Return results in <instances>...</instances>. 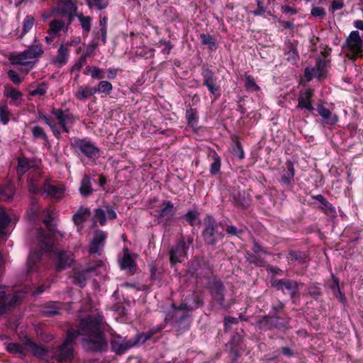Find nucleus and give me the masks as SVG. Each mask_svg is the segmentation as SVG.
<instances>
[{
    "mask_svg": "<svg viewBox=\"0 0 363 363\" xmlns=\"http://www.w3.org/2000/svg\"><path fill=\"white\" fill-rule=\"evenodd\" d=\"M103 317L99 313L89 315L80 321L78 329H73L76 335L85 336L83 340L84 349L93 351H101L107 347V342L103 336L101 323Z\"/></svg>",
    "mask_w": 363,
    "mask_h": 363,
    "instance_id": "nucleus-1",
    "label": "nucleus"
},
{
    "mask_svg": "<svg viewBox=\"0 0 363 363\" xmlns=\"http://www.w3.org/2000/svg\"><path fill=\"white\" fill-rule=\"evenodd\" d=\"M53 218L50 210L46 211V217L43 219L48 232L40 229L38 232V242L40 251L31 252L28 257L27 272L30 274L36 272L39 267L41 259V251L50 252L53 248V234L56 232L55 225L52 223Z\"/></svg>",
    "mask_w": 363,
    "mask_h": 363,
    "instance_id": "nucleus-2",
    "label": "nucleus"
},
{
    "mask_svg": "<svg viewBox=\"0 0 363 363\" xmlns=\"http://www.w3.org/2000/svg\"><path fill=\"white\" fill-rule=\"evenodd\" d=\"M51 114L55 119L43 113H40L38 117L50 128L57 138L61 135L60 128L63 132L68 133L76 121V117L68 110L53 108Z\"/></svg>",
    "mask_w": 363,
    "mask_h": 363,
    "instance_id": "nucleus-3",
    "label": "nucleus"
},
{
    "mask_svg": "<svg viewBox=\"0 0 363 363\" xmlns=\"http://www.w3.org/2000/svg\"><path fill=\"white\" fill-rule=\"evenodd\" d=\"M44 50L40 43L36 40L23 52L11 55L9 61L12 65H19L26 67V72L31 69L37 60L43 55Z\"/></svg>",
    "mask_w": 363,
    "mask_h": 363,
    "instance_id": "nucleus-4",
    "label": "nucleus"
},
{
    "mask_svg": "<svg viewBox=\"0 0 363 363\" xmlns=\"http://www.w3.org/2000/svg\"><path fill=\"white\" fill-rule=\"evenodd\" d=\"M219 223L211 216H206L203 219L202 236L204 242L208 245H215L223 240L225 233L219 230Z\"/></svg>",
    "mask_w": 363,
    "mask_h": 363,
    "instance_id": "nucleus-5",
    "label": "nucleus"
},
{
    "mask_svg": "<svg viewBox=\"0 0 363 363\" xmlns=\"http://www.w3.org/2000/svg\"><path fill=\"white\" fill-rule=\"evenodd\" d=\"M76 333L73 329L67 332V336L64 343L59 346L55 351L52 352L58 362L70 360L73 357L72 342L75 338Z\"/></svg>",
    "mask_w": 363,
    "mask_h": 363,
    "instance_id": "nucleus-6",
    "label": "nucleus"
},
{
    "mask_svg": "<svg viewBox=\"0 0 363 363\" xmlns=\"http://www.w3.org/2000/svg\"><path fill=\"white\" fill-rule=\"evenodd\" d=\"M192 240V238L190 237L182 238L171 247L169 250V256L172 264L180 262L182 259L186 255V252L189 250Z\"/></svg>",
    "mask_w": 363,
    "mask_h": 363,
    "instance_id": "nucleus-7",
    "label": "nucleus"
},
{
    "mask_svg": "<svg viewBox=\"0 0 363 363\" xmlns=\"http://www.w3.org/2000/svg\"><path fill=\"white\" fill-rule=\"evenodd\" d=\"M105 270V266L102 261H98L96 264L88 267L82 272H75L72 276L73 282L83 288L86 284L87 275L89 274L94 273L96 275H98Z\"/></svg>",
    "mask_w": 363,
    "mask_h": 363,
    "instance_id": "nucleus-8",
    "label": "nucleus"
},
{
    "mask_svg": "<svg viewBox=\"0 0 363 363\" xmlns=\"http://www.w3.org/2000/svg\"><path fill=\"white\" fill-rule=\"evenodd\" d=\"M71 146L90 159L96 157L99 153V148L91 141L85 139L74 138Z\"/></svg>",
    "mask_w": 363,
    "mask_h": 363,
    "instance_id": "nucleus-9",
    "label": "nucleus"
},
{
    "mask_svg": "<svg viewBox=\"0 0 363 363\" xmlns=\"http://www.w3.org/2000/svg\"><path fill=\"white\" fill-rule=\"evenodd\" d=\"M153 334V331H148L146 333H140L137 335L135 340L133 341L122 340L120 343L116 341H113L112 342V347L118 352H123L138 343H144L147 340L150 339Z\"/></svg>",
    "mask_w": 363,
    "mask_h": 363,
    "instance_id": "nucleus-10",
    "label": "nucleus"
},
{
    "mask_svg": "<svg viewBox=\"0 0 363 363\" xmlns=\"http://www.w3.org/2000/svg\"><path fill=\"white\" fill-rule=\"evenodd\" d=\"M177 208L174 203L168 200L163 201L155 210V216L160 222H169L174 219Z\"/></svg>",
    "mask_w": 363,
    "mask_h": 363,
    "instance_id": "nucleus-11",
    "label": "nucleus"
},
{
    "mask_svg": "<svg viewBox=\"0 0 363 363\" xmlns=\"http://www.w3.org/2000/svg\"><path fill=\"white\" fill-rule=\"evenodd\" d=\"M347 45L349 50L351 51L350 54L347 53V57L355 60L356 57L362 52L363 42L359 36L357 30H353L350 33L347 39Z\"/></svg>",
    "mask_w": 363,
    "mask_h": 363,
    "instance_id": "nucleus-12",
    "label": "nucleus"
},
{
    "mask_svg": "<svg viewBox=\"0 0 363 363\" xmlns=\"http://www.w3.org/2000/svg\"><path fill=\"white\" fill-rule=\"evenodd\" d=\"M330 63V60L326 59V56L323 58L319 57L315 66L313 68H306L304 71L305 77L307 81H311L313 77L320 78L326 72V67Z\"/></svg>",
    "mask_w": 363,
    "mask_h": 363,
    "instance_id": "nucleus-13",
    "label": "nucleus"
},
{
    "mask_svg": "<svg viewBox=\"0 0 363 363\" xmlns=\"http://www.w3.org/2000/svg\"><path fill=\"white\" fill-rule=\"evenodd\" d=\"M258 325L264 330L283 329L288 327V321L279 316L265 315L258 321Z\"/></svg>",
    "mask_w": 363,
    "mask_h": 363,
    "instance_id": "nucleus-14",
    "label": "nucleus"
},
{
    "mask_svg": "<svg viewBox=\"0 0 363 363\" xmlns=\"http://www.w3.org/2000/svg\"><path fill=\"white\" fill-rule=\"evenodd\" d=\"M117 213L110 205H104L95 209L94 221L99 222L101 225H105L106 220L116 218Z\"/></svg>",
    "mask_w": 363,
    "mask_h": 363,
    "instance_id": "nucleus-15",
    "label": "nucleus"
},
{
    "mask_svg": "<svg viewBox=\"0 0 363 363\" xmlns=\"http://www.w3.org/2000/svg\"><path fill=\"white\" fill-rule=\"evenodd\" d=\"M201 305H203V298L199 296L191 294L186 303H182L179 306L173 304L174 308V318L177 317V313L183 311L191 312Z\"/></svg>",
    "mask_w": 363,
    "mask_h": 363,
    "instance_id": "nucleus-16",
    "label": "nucleus"
},
{
    "mask_svg": "<svg viewBox=\"0 0 363 363\" xmlns=\"http://www.w3.org/2000/svg\"><path fill=\"white\" fill-rule=\"evenodd\" d=\"M201 75L203 85L207 87L211 94L216 95L220 91V86L216 82V78L213 72L206 67L203 68Z\"/></svg>",
    "mask_w": 363,
    "mask_h": 363,
    "instance_id": "nucleus-17",
    "label": "nucleus"
},
{
    "mask_svg": "<svg viewBox=\"0 0 363 363\" xmlns=\"http://www.w3.org/2000/svg\"><path fill=\"white\" fill-rule=\"evenodd\" d=\"M60 6V13L67 16L69 18L68 23H71L74 17L77 16V6L74 0H58Z\"/></svg>",
    "mask_w": 363,
    "mask_h": 363,
    "instance_id": "nucleus-18",
    "label": "nucleus"
},
{
    "mask_svg": "<svg viewBox=\"0 0 363 363\" xmlns=\"http://www.w3.org/2000/svg\"><path fill=\"white\" fill-rule=\"evenodd\" d=\"M20 300V295L15 292L11 294H6L5 292L0 289V313L8 307L16 305Z\"/></svg>",
    "mask_w": 363,
    "mask_h": 363,
    "instance_id": "nucleus-19",
    "label": "nucleus"
},
{
    "mask_svg": "<svg viewBox=\"0 0 363 363\" xmlns=\"http://www.w3.org/2000/svg\"><path fill=\"white\" fill-rule=\"evenodd\" d=\"M106 239V234L105 233V232L101 230H96L89 248V253H97L101 249V247H103Z\"/></svg>",
    "mask_w": 363,
    "mask_h": 363,
    "instance_id": "nucleus-20",
    "label": "nucleus"
},
{
    "mask_svg": "<svg viewBox=\"0 0 363 363\" xmlns=\"http://www.w3.org/2000/svg\"><path fill=\"white\" fill-rule=\"evenodd\" d=\"M210 291L213 298L221 306L224 305V291L223 284L220 281H214L211 283Z\"/></svg>",
    "mask_w": 363,
    "mask_h": 363,
    "instance_id": "nucleus-21",
    "label": "nucleus"
},
{
    "mask_svg": "<svg viewBox=\"0 0 363 363\" xmlns=\"http://www.w3.org/2000/svg\"><path fill=\"white\" fill-rule=\"evenodd\" d=\"M74 262L73 254L71 252L62 251L57 254V270L62 271L69 267Z\"/></svg>",
    "mask_w": 363,
    "mask_h": 363,
    "instance_id": "nucleus-22",
    "label": "nucleus"
},
{
    "mask_svg": "<svg viewBox=\"0 0 363 363\" xmlns=\"http://www.w3.org/2000/svg\"><path fill=\"white\" fill-rule=\"evenodd\" d=\"M318 114L322 117L323 123L329 125H334L338 121V117L336 114L333 113L329 109L323 105L317 107Z\"/></svg>",
    "mask_w": 363,
    "mask_h": 363,
    "instance_id": "nucleus-23",
    "label": "nucleus"
},
{
    "mask_svg": "<svg viewBox=\"0 0 363 363\" xmlns=\"http://www.w3.org/2000/svg\"><path fill=\"white\" fill-rule=\"evenodd\" d=\"M313 95V91L311 89H307L304 92H301L298 98V108H306L308 111H313V106L311 104V98Z\"/></svg>",
    "mask_w": 363,
    "mask_h": 363,
    "instance_id": "nucleus-24",
    "label": "nucleus"
},
{
    "mask_svg": "<svg viewBox=\"0 0 363 363\" xmlns=\"http://www.w3.org/2000/svg\"><path fill=\"white\" fill-rule=\"evenodd\" d=\"M24 345L27 347L28 350L35 357L41 359H44L47 354L50 352L49 350H46L41 345H37L33 342L30 339L26 338Z\"/></svg>",
    "mask_w": 363,
    "mask_h": 363,
    "instance_id": "nucleus-25",
    "label": "nucleus"
},
{
    "mask_svg": "<svg viewBox=\"0 0 363 363\" xmlns=\"http://www.w3.org/2000/svg\"><path fill=\"white\" fill-rule=\"evenodd\" d=\"M124 255L123 258L120 260L121 268L123 270H127L128 272L133 274L135 271L136 264L133 255H131L128 249L124 250Z\"/></svg>",
    "mask_w": 363,
    "mask_h": 363,
    "instance_id": "nucleus-26",
    "label": "nucleus"
},
{
    "mask_svg": "<svg viewBox=\"0 0 363 363\" xmlns=\"http://www.w3.org/2000/svg\"><path fill=\"white\" fill-rule=\"evenodd\" d=\"M302 283L298 284L296 281L290 279H279L274 280L272 283V286L277 289L278 290L284 291V289L289 291H291L294 289H298L299 286H303Z\"/></svg>",
    "mask_w": 363,
    "mask_h": 363,
    "instance_id": "nucleus-27",
    "label": "nucleus"
},
{
    "mask_svg": "<svg viewBox=\"0 0 363 363\" xmlns=\"http://www.w3.org/2000/svg\"><path fill=\"white\" fill-rule=\"evenodd\" d=\"M62 309V304L59 302H48L45 303L41 308V313L48 317L60 314Z\"/></svg>",
    "mask_w": 363,
    "mask_h": 363,
    "instance_id": "nucleus-28",
    "label": "nucleus"
},
{
    "mask_svg": "<svg viewBox=\"0 0 363 363\" xmlns=\"http://www.w3.org/2000/svg\"><path fill=\"white\" fill-rule=\"evenodd\" d=\"M69 52L68 48L61 45L57 50V55L52 60V63L58 67L65 65L68 61Z\"/></svg>",
    "mask_w": 363,
    "mask_h": 363,
    "instance_id": "nucleus-29",
    "label": "nucleus"
},
{
    "mask_svg": "<svg viewBox=\"0 0 363 363\" xmlns=\"http://www.w3.org/2000/svg\"><path fill=\"white\" fill-rule=\"evenodd\" d=\"M51 197L60 199L63 196L64 188L62 186H54L47 182L43 184V193Z\"/></svg>",
    "mask_w": 363,
    "mask_h": 363,
    "instance_id": "nucleus-30",
    "label": "nucleus"
},
{
    "mask_svg": "<svg viewBox=\"0 0 363 363\" xmlns=\"http://www.w3.org/2000/svg\"><path fill=\"white\" fill-rule=\"evenodd\" d=\"M286 169L284 171L281 177L280 182L286 186H290L295 175L294 164L291 161H287L286 162Z\"/></svg>",
    "mask_w": 363,
    "mask_h": 363,
    "instance_id": "nucleus-31",
    "label": "nucleus"
},
{
    "mask_svg": "<svg viewBox=\"0 0 363 363\" xmlns=\"http://www.w3.org/2000/svg\"><path fill=\"white\" fill-rule=\"evenodd\" d=\"M46 182L42 180L39 175L33 177L28 180V191L32 194L43 193V184Z\"/></svg>",
    "mask_w": 363,
    "mask_h": 363,
    "instance_id": "nucleus-32",
    "label": "nucleus"
},
{
    "mask_svg": "<svg viewBox=\"0 0 363 363\" xmlns=\"http://www.w3.org/2000/svg\"><path fill=\"white\" fill-rule=\"evenodd\" d=\"M18 162L17 172L20 175H23L36 165L33 160H29L26 157L18 158Z\"/></svg>",
    "mask_w": 363,
    "mask_h": 363,
    "instance_id": "nucleus-33",
    "label": "nucleus"
},
{
    "mask_svg": "<svg viewBox=\"0 0 363 363\" xmlns=\"http://www.w3.org/2000/svg\"><path fill=\"white\" fill-rule=\"evenodd\" d=\"M96 93V87L80 86L78 88V90L75 93V96L77 99H79L80 101H84L87 98L95 94Z\"/></svg>",
    "mask_w": 363,
    "mask_h": 363,
    "instance_id": "nucleus-34",
    "label": "nucleus"
},
{
    "mask_svg": "<svg viewBox=\"0 0 363 363\" xmlns=\"http://www.w3.org/2000/svg\"><path fill=\"white\" fill-rule=\"evenodd\" d=\"M93 191L91 177L88 175H85L81 181L79 192L82 196L87 197L90 196Z\"/></svg>",
    "mask_w": 363,
    "mask_h": 363,
    "instance_id": "nucleus-35",
    "label": "nucleus"
},
{
    "mask_svg": "<svg viewBox=\"0 0 363 363\" xmlns=\"http://www.w3.org/2000/svg\"><path fill=\"white\" fill-rule=\"evenodd\" d=\"M91 215V211L88 208H81L73 216V221L77 225H82Z\"/></svg>",
    "mask_w": 363,
    "mask_h": 363,
    "instance_id": "nucleus-36",
    "label": "nucleus"
},
{
    "mask_svg": "<svg viewBox=\"0 0 363 363\" xmlns=\"http://www.w3.org/2000/svg\"><path fill=\"white\" fill-rule=\"evenodd\" d=\"M316 199L321 203V209L328 216H335V208L322 195H318Z\"/></svg>",
    "mask_w": 363,
    "mask_h": 363,
    "instance_id": "nucleus-37",
    "label": "nucleus"
},
{
    "mask_svg": "<svg viewBox=\"0 0 363 363\" xmlns=\"http://www.w3.org/2000/svg\"><path fill=\"white\" fill-rule=\"evenodd\" d=\"M234 201L238 206L243 208H247L251 203V199L250 196L245 192H239L234 196Z\"/></svg>",
    "mask_w": 363,
    "mask_h": 363,
    "instance_id": "nucleus-38",
    "label": "nucleus"
},
{
    "mask_svg": "<svg viewBox=\"0 0 363 363\" xmlns=\"http://www.w3.org/2000/svg\"><path fill=\"white\" fill-rule=\"evenodd\" d=\"M11 222L9 216L3 209L0 210V236L6 235V228Z\"/></svg>",
    "mask_w": 363,
    "mask_h": 363,
    "instance_id": "nucleus-39",
    "label": "nucleus"
},
{
    "mask_svg": "<svg viewBox=\"0 0 363 363\" xmlns=\"http://www.w3.org/2000/svg\"><path fill=\"white\" fill-rule=\"evenodd\" d=\"M14 195V189L11 184H6L0 188V197L2 200L9 201Z\"/></svg>",
    "mask_w": 363,
    "mask_h": 363,
    "instance_id": "nucleus-40",
    "label": "nucleus"
},
{
    "mask_svg": "<svg viewBox=\"0 0 363 363\" xmlns=\"http://www.w3.org/2000/svg\"><path fill=\"white\" fill-rule=\"evenodd\" d=\"M35 18L33 16L28 15L25 17L23 22V29L18 38L21 39L33 26Z\"/></svg>",
    "mask_w": 363,
    "mask_h": 363,
    "instance_id": "nucleus-41",
    "label": "nucleus"
},
{
    "mask_svg": "<svg viewBox=\"0 0 363 363\" xmlns=\"http://www.w3.org/2000/svg\"><path fill=\"white\" fill-rule=\"evenodd\" d=\"M65 27V23L60 20H54L50 23L49 29L48 30V34L58 35L60 31H61Z\"/></svg>",
    "mask_w": 363,
    "mask_h": 363,
    "instance_id": "nucleus-42",
    "label": "nucleus"
},
{
    "mask_svg": "<svg viewBox=\"0 0 363 363\" xmlns=\"http://www.w3.org/2000/svg\"><path fill=\"white\" fill-rule=\"evenodd\" d=\"M82 29L86 33L91 30V18L89 16H84L82 13L77 15Z\"/></svg>",
    "mask_w": 363,
    "mask_h": 363,
    "instance_id": "nucleus-43",
    "label": "nucleus"
},
{
    "mask_svg": "<svg viewBox=\"0 0 363 363\" xmlns=\"http://www.w3.org/2000/svg\"><path fill=\"white\" fill-rule=\"evenodd\" d=\"M213 163L211 164L210 172L212 174H216L220 169L221 161L220 158L216 152H213L211 155Z\"/></svg>",
    "mask_w": 363,
    "mask_h": 363,
    "instance_id": "nucleus-44",
    "label": "nucleus"
},
{
    "mask_svg": "<svg viewBox=\"0 0 363 363\" xmlns=\"http://www.w3.org/2000/svg\"><path fill=\"white\" fill-rule=\"evenodd\" d=\"M154 52H155L154 49H152L151 48L145 47V46L138 47L136 48V51H135V53L138 55L143 57L146 59L151 58V57H154V55H155Z\"/></svg>",
    "mask_w": 363,
    "mask_h": 363,
    "instance_id": "nucleus-45",
    "label": "nucleus"
},
{
    "mask_svg": "<svg viewBox=\"0 0 363 363\" xmlns=\"http://www.w3.org/2000/svg\"><path fill=\"white\" fill-rule=\"evenodd\" d=\"M200 213L196 211H189L184 215V218L188 222V223L193 226L195 225L196 220L199 218Z\"/></svg>",
    "mask_w": 363,
    "mask_h": 363,
    "instance_id": "nucleus-46",
    "label": "nucleus"
},
{
    "mask_svg": "<svg viewBox=\"0 0 363 363\" xmlns=\"http://www.w3.org/2000/svg\"><path fill=\"white\" fill-rule=\"evenodd\" d=\"M200 39L201 43L208 45L210 49L216 48V40L212 35L202 33L200 35Z\"/></svg>",
    "mask_w": 363,
    "mask_h": 363,
    "instance_id": "nucleus-47",
    "label": "nucleus"
},
{
    "mask_svg": "<svg viewBox=\"0 0 363 363\" xmlns=\"http://www.w3.org/2000/svg\"><path fill=\"white\" fill-rule=\"evenodd\" d=\"M186 118L187 120L188 125L191 126H194L197 123L198 117L196 114V111L195 109H189L186 112Z\"/></svg>",
    "mask_w": 363,
    "mask_h": 363,
    "instance_id": "nucleus-48",
    "label": "nucleus"
},
{
    "mask_svg": "<svg viewBox=\"0 0 363 363\" xmlns=\"http://www.w3.org/2000/svg\"><path fill=\"white\" fill-rule=\"evenodd\" d=\"M7 350L13 354H18L21 356H24V348L18 343H9L6 346Z\"/></svg>",
    "mask_w": 363,
    "mask_h": 363,
    "instance_id": "nucleus-49",
    "label": "nucleus"
},
{
    "mask_svg": "<svg viewBox=\"0 0 363 363\" xmlns=\"http://www.w3.org/2000/svg\"><path fill=\"white\" fill-rule=\"evenodd\" d=\"M113 89L112 84L108 81H101L96 88V92L109 94Z\"/></svg>",
    "mask_w": 363,
    "mask_h": 363,
    "instance_id": "nucleus-50",
    "label": "nucleus"
},
{
    "mask_svg": "<svg viewBox=\"0 0 363 363\" xmlns=\"http://www.w3.org/2000/svg\"><path fill=\"white\" fill-rule=\"evenodd\" d=\"M87 4L89 7L95 6L99 10L106 9L108 5L107 0H88Z\"/></svg>",
    "mask_w": 363,
    "mask_h": 363,
    "instance_id": "nucleus-51",
    "label": "nucleus"
},
{
    "mask_svg": "<svg viewBox=\"0 0 363 363\" xmlns=\"http://www.w3.org/2000/svg\"><path fill=\"white\" fill-rule=\"evenodd\" d=\"M32 134L35 138H41L45 140L48 139L47 134L44 129L39 125L34 126L32 128Z\"/></svg>",
    "mask_w": 363,
    "mask_h": 363,
    "instance_id": "nucleus-52",
    "label": "nucleus"
},
{
    "mask_svg": "<svg viewBox=\"0 0 363 363\" xmlns=\"http://www.w3.org/2000/svg\"><path fill=\"white\" fill-rule=\"evenodd\" d=\"M87 72L91 73V77L97 79H101L104 77V71L98 67H87Z\"/></svg>",
    "mask_w": 363,
    "mask_h": 363,
    "instance_id": "nucleus-53",
    "label": "nucleus"
},
{
    "mask_svg": "<svg viewBox=\"0 0 363 363\" xmlns=\"http://www.w3.org/2000/svg\"><path fill=\"white\" fill-rule=\"evenodd\" d=\"M10 119V112L6 106H0V121L4 125L7 124Z\"/></svg>",
    "mask_w": 363,
    "mask_h": 363,
    "instance_id": "nucleus-54",
    "label": "nucleus"
},
{
    "mask_svg": "<svg viewBox=\"0 0 363 363\" xmlns=\"http://www.w3.org/2000/svg\"><path fill=\"white\" fill-rule=\"evenodd\" d=\"M245 87L250 91L259 90V86L256 84L254 78L250 75L246 76Z\"/></svg>",
    "mask_w": 363,
    "mask_h": 363,
    "instance_id": "nucleus-55",
    "label": "nucleus"
},
{
    "mask_svg": "<svg viewBox=\"0 0 363 363\" xmlns=\"http://www.w3.org/2000/svg\"><path fill=\"white\" fill-rule=\"evenodd\" d=\"M7 96H9L14 102L21 101L22 98V94L12 87L8 89Z\"/></svg>",
    "mask_w": 363,
    "mask_h": 363,
    "instance_id": "nucleus-56",
    "label": "nucleus"
},
{
    "mask_svg": "<svg viewBox=\"0 0 363 363\" xmlns=\"http://www.w3.org/2000/svg\"><path fill=\"white\" fill-rule=\"evenodd\" d=\"M308 294L313 298L317 299L321 294L320 288L316 284H313L308 288Z\"/></svg>",
    "mask_w": 363,
    "mask_h": 363,
    "instance_id": "nucleus-57",
    "label": "nucleus"
},
{
    "mask_svg": "<svg viewBox=\"0 0 363 363\" xmlns=\"http://www.w3.org/2000/svg\"><path fill=\"white\" fill-rule=\"evenodd\" d=\"M47 89H48V87H47L46 84L42 83L40 85H38V86L35 89L31 91L30 92V94L32 96H35V95L43 96L45 94V93L47 91Z\"/></svg>",
    "mask_w": 363,
    "mask_h": 363,
    "instance_id": "nucleus-58",
    "label": "nucleus"
},
{
    "mask_svg": "<svg viewBox=\"0 0 363 363\" xmlns=\"http://www.w3.org/2000/svg\"><path fill=\"white\" fill-rule=\"evenodd\" d=\"M38 214V206L34 201H32V206L28 211L27 215L30 220H35Z\"/></svg>",
    "mask_w": 363,
    "mask_h": 363,
    "instance_id": "nucleus-59",
    "label": "nucleus"
},
{
    "mask_svg": "<svg viewBox=\"0 0 363 363\" xmlns=\"http://www.w3.org/2000/svg\"><path fill=\"white\" fill-rule=\"evenodd\" d=\"M238 322V319L231 316H225L224 318L225 330L228 331L230 330L233 325L237 324Z\"/></svg>",
    "mask_w": 363,
    "mask_h": 363,
    "instance_id": "nucleus-60",
    "label": "nucleus"
},
{
    "mask_svg": "<svg viewBox=\"0 0 363 363\" xmlns=\"http://www.w3.org/2000/svg\"><path fill=\"white\" fill-rule=\"evenodd\" d=\"M225 230L227 234L231 236L238 235L242 232V229H238L235 226L231 225H227Z\"/></svg>",
    "mask_w": 363,
    "mask_h": 363,
    "instance_id": "nucleus-61",
    "label": "nucleus"
},
{
    "mask_svg": "<svg viewBox=\"0 0 363 363\" xmlns=\"http://www.w3.org/2000/svg\"><path fill=\"white\" fill-rule=\"evenodd\" d=\"M8 75L10 79L16 84H20L22 81L18 74L13 70H9Z\"/></svg>",
    "mask_w": 363,
    "mask_h": 363,
    "instance_id": "nucleus-62",
    "label": "nucleus"
},
{
    "mask_svg": "<svg viewBox=\"0 0 363 363\" xmlns=\"http://www.w3.org/2000/svg\"><path fill=\"white\" fill-rule=\"evenodd\" d=\"M240 341V337L239 335L236 334L234 335L232 337V340L230 342L231 350L234 352L235 355H237V351L235 350L234 347L238 344V342Z\"/></svg>",
    "mask_w": 363,
    "mask_h": 363,
    "instance_id": "nucleus-63",
    "label": "nucleus"
},
{
    "mask_svg": "<svg viewBox=\"0 0 363 363\" xmlns=\"http://www.w3.org/2000/svg\"><path fill=\"white\" fill-rule=\"evenodd\" d=\"M311 14L314 17H323L325 15V12L321 7H314L311 9Z\"/></svg>",
    "mask_w": 363,
    "mask_h": 363,
    "instance_id": "nucleus-64",
    "label": "nucleus"
}]
</instances>
